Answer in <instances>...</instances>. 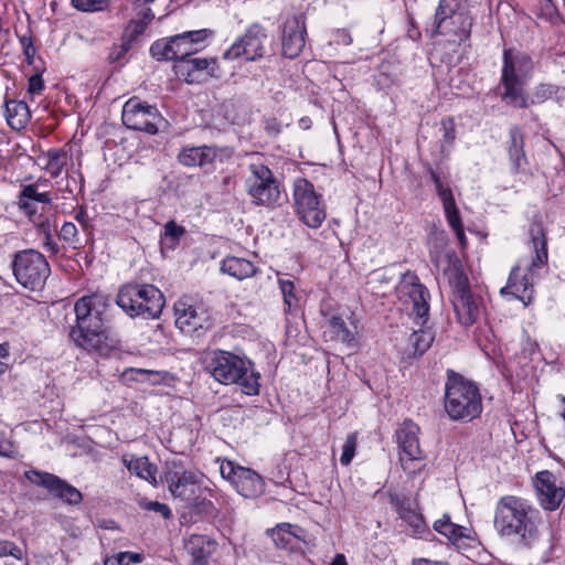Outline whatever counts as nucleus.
Here are the masks:
<instances>
[{
    "instance_id": "nucleus-48",
    "label": "nucleus",
    "mask_w": 565,
    "mask_h": 565,
    "mask_svg": "<svg viewBox=\"0 0 565 565\" xmlns=\"http://www.w3.org/2000/svg\"><path fill=\"white\" fill-rule=\"evenodd\" d=\"M356 447H358V437H356L355 433H352L347 437V439L342 446V452H341V457H340V462L342 466H349L351 463V461L353 460V458L355 456Z\"/></svg>"
},
{
    "instance_id": "nucleus-64",
    "label": "nucleus",
    "mask_w": 565,
    "mask_h": 565,
    "mask_svg": "<svg viewBox=\"0 0 565 565\" xmlns=\"http://www.w3.org/2000/svg\"><path fill=\"white\" fill-rule=\"evenodd\" d=\"M412 565H449L447 562L443 561H431L428 558H415L412 562Z\"/></svg>"
},
{
    "instance_id": "nucleus-21",
    "label": "nucleus",
    "mask_w": 565,
    "mask_h": 565,
    "mask_svg": "<svg viewBox=\"0 0 565 565\" xmlns=\"http://www.w3.org/2000/svg\"><path fill=\"white\" fill-rule=\"evenodd\" d=\"M534 486L539 502L544 510L555 511L565 498V489L558 484L556 477L547 471L535 476Z\"/></svg>"
},
{
    "instance_id": "nucleus-17",
    "label": "nucleus",
    "mask_w": 565,
    "mask_h": 565,
    "mask_svg": "<svg viewBox=\"0 0 565 565\" xmlns=\"http://www.w3.org/2000/svg\"><path fill=\"white\" fill-rule=\"evenodd\" d=\"M266 40V30L259 24H253L224 52L223 57L225 60L244 57L246 61H256L265 54Z\"/></svg>"
},
{
    "instance_id": "nucleus-57",
    "label": "nucleus",
    "mask_w": 565,
    "mask_h": 565,
    "mask_svg": "<svg viewBox=\"0 0 565 565\" xmlns=\"http://www.w3.org/2000/svg\"><path fill=\"white\" fill-rule=\"evenodd\" d=\"M44 234V247L53 254L58 253V244L53 239L51 222L47 223V230L44 226L38 227Z\"/></svg>"
},
{
    "instance_id": "nucleus-45",
    "label": "nucleus",
    "mask_w": 565,
    "mask_h": 565,
    "mask_svg": "<svg viewBox=\"0 0 565 565\" xmlns=\"http://www.w3.org/2000/svg\"><path fill=\"white\" fill-rule=\"evenodd\" d=\"M409 342L414 348L415 354H423L431 345L433 337L430 332L424 330L414 331L409 337Z\"/></svg>"
},
{
    "instance_id": "nucleus-27",
    "label": "nucleus",
    "mask_w": 565,
    "mask_h": 565,
    "mask_svg": "<svg viewBox=\"0 0 565 565\" xmlns=\"http://www.w3.org/2000/svg\"><path fill=\"white\" fill-rule=\"evenodd\" d=\"M217 70L215 58L194 57L175 63V74L189 84L199 82L200 73L205 72L209 76H215Z\"/></svg>"
},
{
    "instance_id": "nucleus-52",
    "label": "nucleus",
    "mask_w": 565,
    "mask_h": 565,
    "mask_svg": "<svg viewBox=\"0 0 565 565\" xmlns=\"http://www.w3.org/2000/svg\"><path fill=\"white\" fill-rule=\"evenodd\" d=\"M440 130L443 132V142L451 146L456 139V125L452 118H444L440 121Z\"/></svg>"
},
{
    "instance_id": "nucleus-24",
    "label": "nucleus",
    "mask_w": 565,
    "mask_h": 565,
    "mask_svg": "<svg viewBox=\"0 0 565 565\" xmlns=\"http://www.w3.org/2000/svg\"><path fill=\"white\" fill-rule=\"evenodd\" d=\"M211 33L207 29H201L173 35L174 61H185L190 55L198 53Z\"/></svg>"
},
{
    "instance_id": "nucleus-62",
    "label": "nucleus",
    "mask_w": 565,
    "mask_h": 565,
    "mask_svg": "<svg viewBox=\"0 0 565 565\" xmlns=\"http://www.w3.org/2000/svg\"><path fill=\"white\" fill-rule=\"evenodd\" d=\"M117 555L125 565H129V563H140L143 559L141 554L135 552H120Z\"/></svg>"
},
{
    "instance_id": "nucleus-38",
    "label": "nucleus",
    "mask_w": 565,
    "mask_h": 565,
    "mask_svg": "<svg viewBox=\"0 0 565 565\" xmlns=\"http://www.w3.org/2000/svg\"><path fill=\"white\" fill-rule=\"evenodd\" d=\"M434 529L454 544L458 543L461 539L468 537V530L465 526L452 523L450 516L447 514L435 521Z\"/></svg>"
},
{
    "instance_id": "nucleus-53",
    "label": "nucleus",
    "mask_w": 565,
    "mask_h": 565,
    "mask_svg": "<svg viewBox=\"0 0 565 565\" xmlns=\"http://www.w3.org/2000/svg\"><path fill=\"white\" fill-rule=\"evenodd\" d=\"M139 504L143 510L160 513L164 519H169L171 515L170 508L164 503H160L158 501L141 500Z\"/></svg>"
},
{
    "instance_id": "nucleus-36",
    "label": "nucleus",
    "mask_w": 565,
    "mask_h": 565,
    "mask_svg": "<svg viewBox=\"0 0 565 565\" xmlns=\"http://www.w3.org/2000/svg\"><path fill=\"white\" fill-rule=\"evenodd\" d=\"M122 463L129 472L149 482H156L157 468L151 465L147 457L124 455Z\"/></svg>"
},
{
    "instance_id": "nucleus-63",
    "label": "nucleus",
    "mask_w": 565,
    "mask_h": 565,
    "mask_svg": "<svg viewBox=\"0 0 565 565\" xmlns=\"http://www.w3.org/2000/svg\"><path fill=\"white\" fill-rule=\"evenodd\" d=\"M9 345L7 343L0 344V375L4 374L8 370Z\"/></svg>"
},
{
    "instance_id": "nucleus-34",
    "label": "nucleus",
    "mask_w": 565,
    "mask_h": 565,
    "mask_svg": "<svg viewBox=\"0 0 565 565\" xmlns=\"http://www.w3.org/2000/svg\"><path fill=\"white\" fill-rule=\"evenodd\" d=\"M4 114L8 125L14 130L23 129L31 118L29 106L22 100H7Z\"/></svg>"
},
{
    "instance_id": "nucleus-16",
    "label": "nucleus",
    "mask_w": 565,
    "mask_h": 565,
    "mask_svg": "<svg viewBox=\"0 0 565 565\" xmlns=\"http://www.w3.org/2000/svg\"><path fill=\"white\" fill-rule=\"evenodd\" d=\"M174 317L177 328L183 333L207 330L213 324L207 307L189 298H181L174 303Z\"/></svg>"
},
{
    "instance_id": "nucleus-25",
    "label": "nucleus",
    "mask_w": 565,
    "mask_h": 565,
    "mask_svg": "<svg viewBox=\"0 0 565 565\" xmlns=\"http://www.w3.org/2000/svg\"><path fill=\"white\" fill-rule=\"evenodd\" d=\"M391 504L398 516L413 530L414 535H420L426 531V523L418 512L417 502L407 497L391 495Z\"/></svg>"
},
{
    "instance_id": "nucleus-50",
    "label": "nucleus",
    "mask_w": 565,
    "mask_h": 565,
    "mask_svg": "<svg viewBox=\"0 0 565 565\" xmlns=\"http://www.w3.org/2000/svg\"><path fill=\"white\" fill-rule=\"evenodd\" d=\"M18 456L19 450L15 443L4 433H0V457L15 459Z\"/></svg>"
},
{
    "instance_id": "nucleus-20",
    "label": "nucleus",
    "mask_w": 565,
    "mask_h": 565,
    "mask_svg": "<svg viewBox=\"0 0 565 565\" xmlns=\"http://www.w3.org/2000/svg\"><path fill=\"white\" fill-rule=\"evenodd\" d=\"M306 20L302 14L287 18L281 29V52L288 58L297 57L306 44Z\"/></svg>"
},
{
    "instance_id": "nucleus-29",
    "label": "nucleus",
    "mask_w": 565,
    "mask_h": 565,
    "mask_svg": "<svg viewBox=\"0 0 565 565\" xmlns=\"http://www.w3.org/2000/svg\"><path fill=\"white\" fill-rule=\"evenodd\" d=\"M184 548L195 565H203L216 548V542L206 535L191 534L184 541Z\"/></svg>"
},
{
    "instance_id": "nucleus-56",
    "label": "nucleus",
    "mask_w": 565,
    "mask_h": 565,
    "mask_svg": "<svg viewBox=\"0 0 565 565\" xmlns=\"http://www.w3.org/2000/svg\"><path fill=\"white\" fill-rule=\"evenodd\" d=\"M184 228L178 225L175 222L170 221L164 226V238L171 239L172 243L179 241V238L183 235Z\"/></svg>"
},
{
    "instance_id": "nucleus-61",
    "label": "nucleus",
    "mask_w": 565,
    "mask_h": 565,
    "mask_svg": "<svg viewBox=\"0 0 565 565\" xmlns=\"http://www.w3.org/2000/svg\"><path fill=\"white\" fill-rule=\"evenodd\" d=\"M333 42L339 45H350L352 43V36L348 30L340 29L334 32Z\"/></svg>"
},
{
    "instance_id": "nucleus-14",
    "label": "nucleus",
    "mask_w": 565,
    "mask_h": 565,
    "mask_svg": "<svg viewBox=\"0 0 565 565\" xmlns=\"http://www.w3.org/2000/svg\"><path fill=\"white\" fill-rule=\"evenodd\" d=\"M398 299L406 306L411 315L423 324L429 312V291L413 271L405 273L396 286Z\"/></svg>"
},
{
    "instance_id": "nucleus-49",
    "label": "nucleus",
    "mask_w": 565,
    "mask_h": 565,
    "mask_svg": "<svg viewBox=\"0 0 565 565\" xmlns=\"http://www.w3.org/2000/svg\"><path fill=\"white\" fill-rule=\"evenodd\" d=\"M561 90L559 87L552 84H540L533 92V103H543L553 98Z\"/></svg>"
},
{
    "instance_id": "nucleus-7",
    "label": "nucleus",
    "mask_w": 565,
    "mask_h": 565,
    "mask_svg": "<svg viewBox=\"0 0 565 565\" xmlns=\"http://www.w3.org/2000/svg\"><path fill=\"white\" fill-rule=\"evenodd\" d=\"M117 305L130 317L154 319L164 307V297L153 285L127 284L118 292Z\"/></svg>"
},
{
    "instance_id": "nucleus-39",
    "label": "nucleus",
    "mask_w": 565,
    "mask_h": 565,
    "mask_svg": "<svg viewBox=\"0 0 565 565\" xmlns=\"http://www.w3.org/2000/svg\"><path fill=\"white\" fill-rule=\"evenodd\" d=\"M19 209L22 211L32 222V224L36 227L44 226L47 228V223H50V218L44 213V206H39L36 202L32 200H26L24 198L19 196Z\"/></svg>"
},
{
    "instance_id": "nucleus-43",
    "label": "nucleus",
    "mask_w": 565,
    "mask_h": 565,
    "mask_svg": "<svg viewBox=\"0 0 565 565\" xmlns=\"http://www.w3.org/2000/svg\"><path fill=\"white\" fill-rule=\"evenodd\" d=\"M172 36L158 40L150 46L152 57L158 61H174Z\"/></svg>"
},
{
    "instance_id": "nucleus-37",
    "label": "nucleus",
    "mask_w": 565,
    "mask_h": 565,
    "mask_svg": "<svg viewBox=\"0 0 565 565\" xmlns=\"http://www.w3.org/2000/svg\"><path fill=\"white\" fill-rule=\"evenodd\" d=\"M443 274L452 287V294L469 289L468 278L458 260H449Z\"/></svg>"
},
{
    "instance_id": "nucleus-11",
    "label": "nucleus",
    "mask_w": 565,
    "mask_h": 565,
    "mask_svg": "<svg viewBox=\"0 0 565 565\" xmlns=\"http://www.w3.org/2000/svg\"><path fill=\"white\" fill-rule=\"evenodd\" d=\"M294 205L298 218L310 228H319L327 217L321 194L305 178H297L294 182Z\"/></svg>"
},
{
    "instance_id": "nucleus-40",
    "label": "nucleus",
    "mask_w": 565,
    "mask_h": 565,
    "mask_svg": "<svg viewBox=\"0 0 565 565\" xmlns=\"http://www.w3.org/2000/svg\"><path fill=\"white\" fill-rule=\"evenodd\" d=\"M139 15H141V18L131 20L126 29V35L129 36L130 41H135L139 35L143 34L148 24L156 18V10L152 8H143L139 12Z\"/></svg>"
},
{
    "instance_id": "nucleus-51",
    "label": "nucleus",
    "mask_w": 565,
    "mask_h": 565,
    "mask_svg": "<svg viewBox=\"0 0 565 565\" xmlns=\"http://www.w3.org/2000/svg\"><path fill=\"white\" fill-rule=\"evenodd\" d=\"M9 555L21 561L24 557V552L14 542L0 540V557Z\"/></svg>"
},
{
    "instance_id": "nucleus-2",
    "label": "nucleus",
    "mask_w": 565,
    "mask_h": 565,
    "mask_svg": "<svg viewBox=\"0 0 565 565\" xmlns=\"http://www.w3.org/2000/svg\"><path fill=\"white\" fill-rule=\"evenodd\" d=\"M537 519L539 511L525 499L505 495L497 502L493 524L500 536L530 546L539 537Z\"/></svg>"
},
{
    "instance_id": "nucleus-15",
    "label": "nucleus",
    "mask_w": 565,
    "mask_h": 565,
    "mask_svg": "<svg viewBox=\"0 0 565 565\" xmlns=\"http://www.w3.org/2000/svg\"><path fill=\"white\" fill-rule=\"evenodd\" d=\"M220 473L244 498L255 499L265 491V481L260 475L250 468L238 466L232 460L221 461Z\"/></svg>"
},
{
    "instance_id": "nucleus-54",
    "label": "nucleus",
    "mask_w": 565,
    "mask_h": 565,
    "mask_svg": "<svg viewBox=\"0 0 565 565\" xmlns=\"http://www.w3.org/2000/svg\"><path fill=\"white\" fill-rule=\"evenodd\" d=\"M140 2V0H137ZM145 8H152L156 10L157 14H163L166 15V12L170 10L171 4L173 3V0H141Z\"/></svg>"
},
{
    "instance_id": "nucleus-35",
    "label": "nucleus",
    "mask_w": 565,
    "mask_h": 565,
    "mask_svg": "<svg viewBox=\"0 0 565 565\" xmlns=\"http://www.w3.org/2000/svg\"><path fill=\"white\" fill-rule=\"evenodd\" d=\"M221 270L237 280H243L256 274V266L245 258L231 256L222 262Z\"/></svg>"
},
{
    "instance_id": "nucleus-33",
    "label": "nucleus",
    "mask_w": 565,
    "mask_h": 565,
    "mask_svg": "<svg viewBox=\"0 0 565 565\" xmlns=\"http://www.w3.org/2000/svg\"><path fill=\"white\" fill-rule=\"evenodd\" d=\"M302 529L289 523H282L273 531L275 544L285 550H294L302 541Z\"/></svg>"
},
{
    "instance_id": "nucleus-47",
    "label": "nucleus",
    "mask_w": 565,
    "mask_h": 565,
    "mask_svg": "<svg viewBox=\"0 0 565 565\" xmlns=\"http://www.w3.org/2000/svg\"><path fill=\"white\" fill-rule=\"evenodd\" d=\"M72 6L82 12H100L108 8L109 0H71Z\"/></svg>"
},
{
    "instance_id": "nucleus-44",
    "label": "nucleus",
    "mask_w": 565,
    "mask_h": 565,
    "mask_svg": "<svg viewBox=\"0 0 565 565\" xmlns=\"http://www.w3.org/2000/svg\"><path fill=\"white\" fill-rule=\"evenodd\" d=\"M58 236L74 249L81 248L85 244V239L81 237L77 226L72 222H65L62 225Z\"/></svg>"
},
{
    "instance_id": "nucleus-28",
    "label": "nucleus",
    "mask_w": 565,
    "mask_h": 565,
    "mask_svg": "<svg viewBox=\"0 0 565 565\" xmlns=\"http://www.w3.org/2000/svg\"><path fill=\"white\" fill-rule=\"evenodd\" d=\"M508 157L511 172L514 174H526L529 161L524 151V136L519 127L510 130V140L508 143Z\"/></svg>"
},
{
    "instance_id": "nucleus-60",
    "label": "nucleus",
    "mask_w": 565,
    "mask_h": 565,
    "mask_svg": "<svg viewBox=\"0 0 565 565\" xmlns=\"http://www.w3.org/2000/svg\"><path fill=\"white\" fill-rule=\"evenodd\" d=\"M74 220L81 225L85 233L89 232V217L85 209L81 207L74 213Z\"/></svg>"
},
{
    "instance_id": "nucleus-55",
    "label": "nucleus",
    "mask_w": 565,
    "mask_h": 565,
    "mask_svg": "<svg viewBox=\"0 0 565 565\" xmlns=\"http://www.w3.org/2000/svg\"><path fill=\"white\" fill-rule=\"evenodd\" d=\"M20 43L22 45L26 63L29 65H32L34 62L36 50L34 47L31 36L23 35L22 38H20Z\"/></svg>"
},
{
    "instance_id": "nucleus-5",
    "label": "nucleus",
    "mask_w": 565,
    "mask_h": 565,
    "mask_svg": "<svg viewBox=\"0 0 565 565\" xmlns=\"http://www.w3.org/2000/svg\"><path fill=\"white\" fill-rule=\"evenodd\" d=\"M533 71V62L527 53L507 49L498 94L502 102L516 108L529 106L524 87Z\"/></svg>"
},
{
    "instance_id": "nucleus-31",
    "label": "nucleus",
    "mask_w": 565,
    "mask_h": 565,
    "mask_svg": "<svg viewBox=\"0 0 565 565\" xmlns=\"http://www.w3.org/2000/svg\"><path fill=\"white\" fill-rule=\"evenodd\" d=\"M216 149L213 147H184L178 158L181 164L185 167H205L211 164L216 158Z\"/></svg>"
},
{
    "instance_id": "nucleus-30",
    "label": "nucleus",
    "mask_w": 565,
    "mask_h": 565,
    "mask_svg": "<svg viewBox=\"0 0 565 565\" xmlns=\"http://www.w3.org/2000/svg\"><path fill=\"white\" fill-rule=\"evenodd\" d=\"M532 284L526 275H520V265L515 266L509 277L508 285L501 288V295H511L525 305L532 299Z\"/></svg>"
},
{
    "instance_id": "nucleus-12",
    "label": "nucleus",
    "mask_w": 565,
    "mask_h": 565,
    "mask_svg": "<svg viewBox=\"0 0 565 565\" xmlns=\"http://www.w3.org/2000/svg\"><path fill=\"white\" fill-rule=\"evenodd\" d=\"M419 426L412 420H405L396 430L399 463L409 477H414L426 466V456L419 446Z\"/></svg>"
},
{
    "instance_id": "nucleus-41",
    "label": "nucleus",
    "mask_w": 565,
    "mask_h": 565,
    "mask_svg": "<svg viewBox=\"0 0 565 565\" xmlns=\"http://www.w3.org/2000/svg\"><path fill=\"white\" fill-rule=\"evenodd\" d=\"M278 285L284 297V311L286 313H290L298 307L299 303L295 281L285 275L278 277Z\"/></svg>"
},
{
    "instance_id": "nucleus-59",
    "label": "nucleus",
    "mask_w": 565,
    "mask_h": 565,
    "mask_svg": "<svg viewBox=\"0 0 565 565\" xmlns=\"http://www.w3.org/2000/svg\"><path fill=\"white\" fill-rule=\"evenodd\" d=\"M407 38L414 42H419L422 39L420 30L416 24L414 18L411 15L408 17L407 21Z\"/></svg>"
},
{
    "instance_id": "nucleus-26",
    "label": "nucleus",
    "mask_w": 565,
    "mask_h": 565,
    "mask_svg": "<svg viewBox=\"0 0 565 565\" xmlns=\"http://www.w3.org/2000/svg\"><path fill=\"white\" fill-rule=\"evenodd\" d=\"M529 235L534 256L532 260L526 264V269L530 274L533 275L547 264V238L545 230L542 223L539 221L532 222L529 228Z\"/></svg>"
},
{
    "instance_id": "nucleus-22",
    "label": "nucleus",
    "mask_w": 565,
    "mask_h": 565,
    "mask_svg": "<svg viewBox=\"0 0 565 565\" xmlns=\"http://www.w3.org/2000/svg\"><path fill=\"white\" fill-rule=\"evenodd\" d=\"M452 306L457 319L463 327H470L480 318L483 312V299L473 295L470 288L452 294Z\"/></svg>"
},
{
    "instance_id": "nucleus-23",
    "label": "nucleus",
    "mask_w": 565,
    "mask_h": 565,
    "mask_svg": "<svg viewBox=\"0 0 565 565\" xmlns=\"http://www.w3.org/2000/svg\"><path fill=\"white\" fill-rule=\"evenodd\" d=\"M36 162L51 178L56 179L63 171L67 172L68 168L73 167L71 147L51 148L39 154Z\"/></svg>"
},
{
    "instance_id": "nucleus-8",
    "label": "nucleus",
    "mask_w": 565,
    "mask_h": 565,
    "mask_svg": "<svg viewBox=\"0 0 565 565\" xmlns=\"http://www.w3.org/2000/svg\"><path fill=\"white\" fill-rule=\"evenodd\" d=\"M166 481L172 495L189 504L198 505L211 497V490L204 484L206 479L198 470H185L173 462L166 471Z\"/></svg>"
},
{
    "instance_id": "nucleus-46",
    "label": "nucleus",
    "mask_w": 565,
    "mask_h": 565,
    "mask_svg": "<svg viewBox=\"0 0 565 565\" xmlns=\"http://www.w3.org/2000/svg\"><path fill=\"white\" fill-rule=\"evenodd\" d=\"M21 198H24L26 200H32L33 202H36L38 204H42V206L50 205L52 202V198L47 192H39L35 184H29L25 185L20 195Z\"/></svg>"
},
{
    "instance_id": "nucleus-18",
    "label": "nucleus",
    "mask_w": 565,
    "mask_h": 565,
    "mask_svg": "<svg viewBox=\"0 0 565 565\" xmlns=\"http://www.w3.org/2000/svg\"><path fill=\"white\" fill-rule=\"evenodd\" d=\"M24 476L31 483L45 488L53 497L67 504L77 505L83 500L79 490L55 475L30 469L24 472Z\"/></svg>"
},
{
    "instance_id": "nucleus-32",
    "label": "nucleus",
    "mask_w": 565,
    "mask_h": 565,
    "mask_svg": "<svg viewBox=\"0 0 565 565\" xmlns=\"http://www.w3.org/2000/svg\"><path fill=\"white\" fill-rule=\"evenodd\" d=\"M329 332L331 338L340 341L347 345L353 347L356 344L358 326L356 322L351 320L349 323L339 316H332L328 320Z\"/></svg>"
},
{
    "instance_id": "nucleus-58",
    "label": "nucleus",
    "mask_w": 565,
    "mask_h": 565,
    "mask_svg": "<svg viewBox=\"0 0 565 565\" xmlns=\"http://www.w3.org/2000/svg\"><path fill=\"white\" fill-rule=\"evenodd\" d=\"M44 89V82L40 74H34L29 78L28 92L32 95H40Z\"/></svg>"
},
{
    "instance_id": "nucleus-19",
    "label": "nucleus",
    "mask_w": 565,
    "mask_h": 565,
    "mask_svg": "<svg viewBox=\"0 0 565 565\" xmlns=\"http://www.w3.org/2000/svg\"><path fill=\"white\" fill-rule=\"evenodd\" d=\"M430 178L435 183L436 192L438 198L441 201L444 213L447 220V223L455 232L458 241L463 244L466 241L463 224L461 221L460 212L457 207L452 190L448 182H445L440 175L430 170Z\"/></svg>"
},
{
    "instance_id": "nucleus-4",
    "label": "nucleus",
    "mask_w": 565,
    "mask_h": 565,
    "mask_svg": "<svg viewBox=\"0 0 565 565\" xmlns=\"http://www.w3.org/2000/svg\"><path fill=\"white\" fill-rule=\"evenodd\" d=\"M444 408L451 420L468 423L482 413V397L478 385L461 374L447 370Z\"/></svg>"
},
{
    "instance_id": "nucleus-6",
    "label": "nucleus",
    "mask_w": 565,
    "mask_h": 565,
    "mask_svg": "<svg viewBox=\"0 0 565 565\" xmlns=\"http://www.w3.org/2000/svg\"><path fill=\"white\" fill-rule=\"evenodd\" d=\"M472 17L462 0H439L434 15L433 35H441L449 43L460 45L471 34Z\"/></svg>"
},
{
    "instance_id": "nucleus-3",
    "label": "nucleus",
    "mask_w": 565,
    "mask_h": 565,
    "mask_svg": "<svg viewBox=\"0 0 565 565\" xmlns=\"http://www.w3.org/2000/svg\"><path fill=\"white\" fill-rule=\"evenodd\" d=\"M205 369L216 382L223 385L236 384L244 394L249 396L259 393L260 374L244 354L214 350L206 360Z\"/></svg>"
},
{
    "instance_id": "nucleus-1",
    "label": "nucleus",
    "mask_w": 565,
    "mask_h": 565,
    "mask_svg": "<svg viewBox=\"0 0 565 565\" xmlns=\"http://www.w3.org/2000/svg\"><path fill=\"white\" fill-rule=\"evenodd\" d=\"M110 299L104 294L83 296L75 302L76 324L71 330L74 342L88 351L103 353L115 345L105 323Z\"/></svg>"
},
{
    "instance_id": "nucleus-10",
    "label": "nucleus",
    "mask_w": 565,
    "mask_h": 565,
    "mask_svg": "<svg viewBox=\"0 0 565 565\" xmlns=\"http://www.w3.org/2000/svg\"><path fill=\"white\" fill-rule=\"evenodd\" d=\"M11 267L15 280L30 290L41 289L51 274L45 256L35 249L15 253Z\"/></svg>"
},
{
    "instance_id": "nucleus-42",
    "label": "nucleus",
    "mask_w": 565,
    "mask_h": 565,
    "mask_svg": "<svg viewBox=\"0 0 565 565\" xmlns=\"http://www.w3.org/2000/svg\"><path fill=\"white\" fill-rule=\"evenodd\" d=\"M127 373L130 374L132 380L140 383H148L150 385L163 384L169 379V373L167 371L131 367Z\"/></svg>"
},
{
    "instance_id": "nucleus-13",
    "label": "nucleus",
    "mask_w": 565,
    "mask_h": 565,
    "mask_svg": "<svg viewBox=\"0 0 565 565\" xmlns=\"http://www.w3.org/2000/svg\"><path fill=\"white\" fill-rule=\"evenodd\" d=\"M121 119L127 128L150 135H156L166 125L157 106L138 97H131L124 104Z\"/></svg>"
},
{
    "instance_id": "nucleus-9",
    "label": "nucleus",
    "mask_w": 565,
    "mask_h": 565,
    "mask_svg": "<svg viewBox=\"0 0 565 565\" xmlns=\"http://www.w3.org/2000/svg\"><path fill=\"white\" fill-rule=\"evenodd\" d=\"M249 175L245 184L253 204L275 207L282 200V188L273 171L265 164L256 162L248 166Z\"/></svg>"
}]
</instances>
